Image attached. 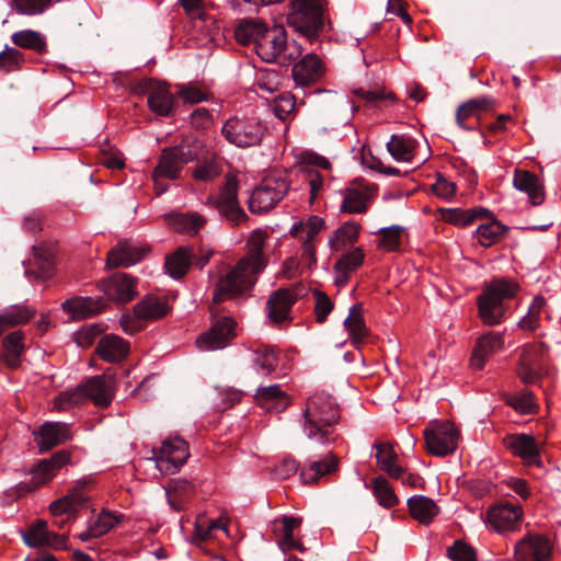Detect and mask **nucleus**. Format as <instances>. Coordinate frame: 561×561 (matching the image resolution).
I'll use <instances>...</instances> for the list:
<instances>
[{
	"label": "nucleus",
	"instance_id": "f257e3e1",
	"mask_svg": "<svg viewBox=\"0 0 561 561\" xmlns=\"http://www.w3.org/2000/svg\"><path fill=\"white\" fill-rule=\"evenodd\" d=\"M339 420L340 408L335 399L324 391L314 392L306 402L302 431L310 440L327 445L333 442Z\"/></svg>",
	"mask_w": 561,
	"mask_h": 561
},
{
	"label": "nucleus",
	"instance_id": "f03ea898",
	"mask_svg": "<svg viewBox=\"0 0 561 561\" xmlns=\"http://www.w3.org/2000/svg\"><path fill=\"white\" fill-rule=\"evenodd\" d=\"M203 150L202 142L193 137L185 138L178 146L162 150L152 179L157 195L167 192L165 180H176L185 164L198 159Z\"/></svg>",
	"mask_w": 561,
	"mask_h": 561
},
{
	"label": "nucleus",
	"instance_id": "7ed1b4c3",
	"mask_svg": "<svg viewBox=\"0 0 561 561\" xmlns=\"http://www.w3.org/2000/svg\"><path fill=\"white\" fill-rule=\"evenodd\" d=\"M257 56L266 62H277L282 66L293 64L302 53V47L296 41H288L282 25L266 27L259 37Z\"/></svg>",
	"mask_w": 561,
	"mask_h": 561
},
{
	"label": "nucleus",
	"instance_id": "20e7f679",
	"mask_svg": "<svg viewBox=\"0 0 561 561\" xmlns=\"http://www.w3.org/2000/svg\"><path fill=\"white\" fill-rule=\"evenodd\" d=\"M287 23L309 41L319 37L324 28V4L322 0H290Z\"/></svg>",
	"mask_w": 561,
	"mask_h": 561
},
{
	"label": "nucleus",
	"instance_id": "39448f33",
	"mask_svg": "<svg viewBox=\"0 0 561 561\" xmlns=\"http://www.w3.org/2000/svg\"><path fill=\"white\" fill-rule=\"evenodd\" d=\"M516 287L505 279H495L478 297L479 317L485 325L501 323L505 317V300L512 298Z\"/></svg>",
	"mask_w": 561,
	"mask_h": 561
},
{
	"label": "nucleus",
	"instance_id": "423d86ee",
	"mask_svg": "<svg viewBox=\"0 0 561 561\" xmlns=\"http://www.w3.org/2000/svg\"><path fill=\"white\" fill-rule=\"evenodd\" d=\"M257 275L256 272H252L247 265L238 261L230 271L219 276L214 284L213 305L221 304L249 291L254 286Z\"/></svg>",
	"mask_w": 561,
	"mask_h": 561
},
{
	"label": "nucleus",
	"instance_id": "0eeeda50",
	"mask_svg": "<svg viewBox=\"0 0 561 561\" xmlns=\"http://www.w3.org/2000/svg\"><path fill=\"white\" fill-rule=\"evenodd\" d=\"M265 131L266 126L260 119L245 116H233L227 119L221 128L225 139L238 148L259 146Z\"/></svg>",
	"mask_w": 561,
	"mask_h": 561
},
{
	"label": "nucleus",
	"instance_id": "6e6552de",
	"mask_svg": "<svg viewBox=\"0 0 561 561\" xmlns=\"http://www.w3.org/2000/svg\"><path fill=\"white\" fill-rule=\"evenodd\" d=\"M289 184L279 173L266 175L253 190L249 198V210L253 214L267 213L287 194Z\"/></svg>",
	"mask_w": 561,
	"mask_h": 561
},
{
	"label": "nucleus",
	"instance_id": "1a4fd4ad",
	"mask_svg": "<svg viewBox=\"0 0 561 561\" xmlns=\"http://www.w3.org/2000/svg\"><path fill=\"white\" fill-rule=\"evenodd\" d=\"M324 227V219L312 215L306 220L294 222L289 229V236L300 242L301 259L308 267L317 263V243L319 242V234Z\"/></svg>",
	"mask_w": 561,
	"mask_h": 561
},
{
	"label": "nucleus",
	"instance_id": "9d476101",
	"mask_svg": "<svg viewBox=\"0 0 561 561\" xmlns=\"http://www.w3.org/2000/svg\"><path fill=\"white\" fill-rule=\"evenodd\" d=\"M331 163L321 156L307 154L298 168L300 181L309 187V203L313 204L323 193L325 181L330 178Z\"/></svg>",
	"mask_w": 561,
	"mask_h": 561
},
{
	"label": "nucleus",
	"instance_id": "9b49d317",
	"mask_svg": "<svg viewBox=\"0 0 561 561\" xmlns=\"http://www.w3.org/2000/svg\"><path fill=\"white\" fill-rule=\"evenodd\" d=\"M207 204L215 207L232 226H240L248 220V215L238 202V182L233 176L226 179L219 195L209 196Z\"/></svg>",
	"mask_w": 561,
	"mask_h": 561
},
{
	"label": "nucleus",
	"instance_id": "f8f14e48",
	"mask_svg": "<svg viewBox=\"0 0 561 561\" xmlns=\"http://www.w3.org/2000/svg\"><path fill=\"white\" fill-rule=\"evenodd\" d=\"M424 439L430 454L444 457L457 449L459 432L450 422H432L424 430Z\"/></svg>",
	"mask_w": 561,
	"mask_h": 561
},
{
	"label": "nucleus",
	"instance_id": "ddd939ff",
	"mask_svg": "<svg viewBox=\"0 0 561 561\" xmlns=\"http://www.w3.org/2000/svg\"><path fill=\"white\" fill-rule=\"evenodd\" d=\"M157 469L162 474H173L186 462L190 453L187 443L181 437L162 442L159 449H152Z\"/></svg>",
	"mask_w": 561,
	"mask_h": 561
},
{
	"label": "nucleus",
	"instance_id": "4468645a",
	"mask_svg": "<svg viewBox=\"0 0 561 561\" xmlns=\"http://www.w3.org/2000/svg\"><path fill=\"white\" fill-rule=\"evenodd\" d=\"M236 328L232 317H214L209 330L198 336L196 345L201 351L221 350L236 337Z\"/></svg>",
	"mask_w": 561,
	"mask_h": 561
},
{
	"label": "nucleus",
	"instance_id": "2eb2a0df",
	"mask_svg": "<svg viewBox=\"0 0 561 561\" xmlns=\"http://www.w3.org/2000/svg\"><path fill=\"white\" fill-rule=\"evenodd\" d=\"M523 510L518 504L500 503L488 508L485 526L499 534L515 531L520 525Z\"/></svg>",
	"mask_w": 561,
	"mask_h": 561
},
{
	"label": "nucleus",
	"instance_id": "dca6fc26",
	"mask_svg": "<svg viewBox=\"0 0 561 561\" xmlns=\"http://www.w3.org/2000/svg\"><path fill=\"white\" fill-rule=\"evenodd\" d=\"M139 91L148 95L147 103L151 112L158 116L170 117L174 113V95L165 83L151 79L139 83Z\"/></svg>",
	"mask_w": 561,
	"mask_h": 561
},
{
	"label": "nucleus",
	"instance_id": "f3484780",
	"mask_svg": "<svg viewBox=\"0 0 561 561\" xmlns=\"http://www.w3.org/2000/svg\"><path fill=\"white\" fill-rule=\"evenodd\" d=\"M551 553L550 539L540 534H528L515 545L517 561H550Z\"/></svg>",
	"mask_w": 561,
	"mask_h": 561
},
{
	"label": "nucleus",
	"instance_id": "a211bd4d",
	"mask_svg": "<svg viewBox=\"0 0 561 561\" xmlns=\"http://www.w3.org/2000/svg\"><path fill=\"white\" fill-rule=\"evenodd\" d=\"M495 100L482 96L468 100L460 104L456 111V123L465 130H476L482 115L493 108Z\"/></svg>",
	"mask_w": 561,
	"mask_h": 561
},
{
	"label": "nucleus",
	"instance_id": "6ab92c4d",
	"mask_svg": "<svg viewBox=\"0 0 561 561\" xmlns=\"http://www.w3.org/2000/svg\"><path fill=\"white\" fill-rule=\"evenodd\" d=\"M104 295L114 301L128 302L137 295L136 278L126 273H116L99 284Z\"/></svg>",
	"mask_w": 561,
	"mask_h": 561
},
{
	"label": "nucleus",
	"instance_id": "aec40b11",
	"mask_svg": "<svg viewBox=\"0 0 561 561\" xmlns=\"http://www.w3.org/2000/svg\"><path fill=\"white\" fill-rule=\"evenodd\" d=\"M23 540L30 547L66 549L68 536L49 531L47 522L38 519L23 533Z\"/></svg>",
	"mask_w": 561,
	"mask_h": 561
},
{
	"label": "nucleus",
	"instance_id": "412c9836",
	"mask_svg": "<svg viewBox=\"0 0 561 561\" xmlns=\"http://www.w3.org/2000/svg\"><path fill=\"white\" fill-rule=\"evenodd\" d=\"M80 388L84 393V399L92 400L93 403L101 408H106L111 404L114 398L115 379L112 375L94 376L81 383Z\"/></svg>",
	"mask_w": 561,
	"mask_h": 561
},
{
	"label": "nucleus",
	"instance_id": "4be33fe9",
	"mask_svg": "<svg viewBox=\"0 0 561 561\" xmlns=\"http://www.w3.org/2000/svg\"><path fill=\"white\" fill-rule=\"evenodd\" d=\"M35 442L41 453L61 445L72 438L70 425L62 422H45L34 432Z\"/></svg>",
	"mask_w": 561,
	"mask_h": 561
},
{
	"label": "nucleus",
	"instance_id": "5701e85b",
	"mask_svg": "<svg viewBox=\"0 0 561 561\" xmlns=\"http://www.w3.org/2000/svg\"><path fill=\"white\" fill-rule=\"evenodd\" d=\"M148 251L147 245L129 240L119 241L108 252L106 263L110 267H127L141 261Z\"/></svg>",
	"mask_w": 561,
	"mask_h": 561
},
{
	"label": "nucleus",
	"instance_id": "b1692460",
	"mask_svg": "<svg viewBox=\"0 0 561 561\" xmlns=\"http://www.w3.org/2000/svg\"><path fill=\"white\" fill-rule=\"evenodd\" d=\"M291 72L296 84L310 87L323 78L325 67L318 55L307 54L300 61L294 65Z\"/></svg>",
	"mask_w": 561,
	"mask_h": 561
},
{
	"label": "nucleus",
	"instance_id": "393cba45",
	"mask_svg": "<svg viewBox=\"0 0 561 561\" xmlns=\"http://www.w3.org/2000/svg\"><path fill=\"white\" fill-rule=\"evenodd\" d=\"M504 347L503 334L489 331L482 334L476 342L470 364L473 369L481 370L486 362Z\"/></svg>",
	"mask_w": 561,
	"mask_h": 561
},
{
	"label": "nucleus",
	"instance_id": "a878e982",
	"mask_svg": "<svg viewBox=\"0 0 561 561\" xmlns=\"http://www.w3.org/2000/svg\"><path fill=\"white\" fill-rule=\"evenodd\" d=\"M542 354V345L527 344L523 346L517 374L524 383L533 385L539 380V360Z\"/></svg>",
	"mask_w": 561,
	"mask_h": 561
},
{
	"label": "nucleus",
	"instance_id": "bb28decb",
	"mask_svg": "<svg viewBox=\"0 0 561 561\" xmlns=\"http://www.w3.org/2000/svg\"><path fill=\"white\" fill-rule=\"evenodd\" d=\"M267 238L268 233L265 230H253L247 240V255L239 260V262L257 274H260L267 264V259L263 253Z\"/></svg>",
	"mask_w": 561,
	"mask_h": 561
},
{
	"label": "nucleus",
	"instance_id": "cd10ccee",
	"mask_svg": "<svg viewBox=\"0 0 561 561\" xmlns=\"http://www.w3.org/2000/svg\"><path fill=\"white\" fill-rule=\"evenodd\" d=\"M71 455L67 450L54 453L49 458L42 459L32 470V481L36 486L43 485L50 481L58 471L68 465Z\"/></svg>",
	"mask_w": 561,
	"mask_h": 561
},
{
	"label": "nucleus",
	"instance_id": "c85d7f7f",
	"mask_svg": "<svg viewBox=\"0 0 561 561\" xmlns=\"http://www.w3.org/2000/svg\"><path fill=\"white\" fill-rule=\"evenodd\" d=\"M300 524L301 519L294 516H283L273 522V533L277 537L279 548L284 552L290 550H305L302 543L294 538V531L300 526Z\"/></svg>",
	"mask_w": 561,
	"mask_h": 561
},
{
	"label": "nucleus",
	"instance_id": "c756f323",
	"mask_svg": "<svg viewBox=\"0 0 561 561\" xmlns=\"http://www.w3.org/2000/svg\"><path fill=\"white\" fill-rule=\"evenodd\" d=\"M511 453L523 459L526 465H540V451L536 439L527 434L510 435L504 439Z\"/></svg>",
	"mask_w": 561,
	"mask_h": 561
},
{
	"label": "nucleus",
	"instance_id": "7c9ffc66",
	"mask_svg": "<svg viewBox=\"0 0 561 561\" xmlns=\"http://www.w3.org/2000/svg\"><path fill=\"white\" fill-rule=\"evenodd\" d=\"M375 188L363 183H354L344 191L341 211L347 214H362L367 210L368 199L374 195Z\"/></svg>",
	"mask_w": 561,
	"mask_h": 561
},
{
	"label": "nucleus",
	"instance_id": "2f4dec72",
	"mask_svg": "<svg viewBox=\"0 0 561 561\" xmlns=\"http://www.w3.org/2000/svg\"><path fill=\"white\" fill-rule=\"evenodd\" d=\"M85 486V480L79 481L67 495L51 502L49 510L53 516H59L64 514L76 515L79 508H81L88 500L87 495L84 494Z\"/></svg>",
	"mask_w": 561,
	"mask_h": 561
},
{
	"label": "nucleus",
	"instance_id": "473e14b6",
	"mask_svg": "<svg viewBox=\"0 0 561 561\" xmlns=\"http://www.w3.org/2000/svg\"><path fill=\"white\" fill-rule=\"evenodd\" d=\"M297 296L290 289H278L274 291L266 305L267 316L274 323H280L289 319L291 306L296 302Z\"/></svg>",
	"mask_w": 561,
	"mask_h": 561
},
{
	"label": "nucleus",
	"instance_id": "72a5a7b5",
	"mask_svg": "<svg viewBox=\"0 0 561 561\" xmlns=\"http://www.w3.org/2000/svg\"><path fill=\"white\" fill-rule=\"evenodd\" d=\"M373 449L376 450L375 458L381 471L397 480L404 473L403 467L398 462V455L390 443L376 442Z\"/></svg>",
	"mask_w": 561,
	"mask_h": 561
},
{
	"label": "nucleus",
	"instance_id": "f704fd0d",
	"mask_svg": "<svg viewBox=\"0 0 561 561\" xmlns=\"http://www.w3.org/2000/svg\"><path fill=\"white\" fill-rule=\"evenodd\" d=\"M513 184L516 190L527 193L534 206L542 204L545 199L543 186L537 175L526 170H516Z\"/></svg>",
	"mask_w": 561,
	"mask_h": 561
},
{
	"label": "nucleus",
	"instance_id": "c9c22d12",
	"mask_svg": "<svg viewBox=\"0 0 561 561\" xmlns=\"http://www.w3.org/2000/svg\"><path fill=\"white\" fill-rule=\"evenodd\" d=\"M164 219L171 229L187 236L197 234L206 224V219L197 213H171Z\"/></svg>",
	"mask_w": 561,
	"mask_h": 561
},
{
	"label": "nucleus",
	"instance_id": "e433bc0d",
	"mask_svg": "<svg viewBox=\"0 0 561 561\" xmlns=\"http://www.w3.org/2000/svg\"><path fill=\"white\" fill-rule=\"evenodd\" d=\"M96 352L103 360L119 362L127 356L129 343L118 335L106 334L99 341Z\"/></svg>",
	"mask_w": 561,
	"mask_h": 561
},
{
	"label": "nucleus",
	"instance_id": "4c0bfd02",
	"mask_svg": "<svg viewBox=\"0 0 561 561\" xmlns=\"http://www.w3.org/2000/svg\"><path fill=\"white\" fill-rule=\"evenodd\" d=\"M165 494L170 507L180 512L195 494V485L184 479H172L165 488Z\"/></svg>",
	"mask_w": 561,
	"mask_h": 561
},
{
	"label": "nucleus",
	"instance_id": "58836bf2",
	"mask_svg": "<svg viewBox=\"0 0 561 561\" xmlns=\"http://www.w3.org/2000/svg\"><path fill=\"white\" fill-rule=\"evenodd\" d=\"M359 230L360 225L358 222L354 220L346 221L329 236V248L333 252H342L352 248L357 242Z\"/></svg>",
	"mask_w": 561,
	"mask_h": 561
},
{
	"label": "nucleus",
	"instance_id": "ea45409f",
	"mask_svg": "<svg viewBox=\"0 0 561 561\" xmlns=\"http://www.w3.org/2000/svg\"><path fill=\"white\" fill-rule=\"evenodd\" d=\"M339 459L329 454L322 460L310 461L300 470V479L305 484L318 482L322 477L337 470Z\"/></svg>",
	"mask_w": 561,
	"mask_h": 561
},
{
	"label": "nucleus",
	"instance_id": "a19ab883",
	"mask_svg": "<svg viewBox=\"0 0 561 561\" xmlns=\"http://www.w3.org/2000/svg\"><path fill=\"white\" fill-rule=\"evenodd\" d=\"M24 333L18 330L8 334L2 342L0 362L11 369H16L21 365V357L24 352Z\"/></svg>",
	"mask_w": 561,
	"mask_h": 561
},
{
	"label": "nucleus",
	"instance_id": "79ce46f5",
	"mask_svg": "<svg viewBox=\"0 0 561 561\" xmlns=\"http://www.w3.org/2000/svg\"><path fill=\"white\" fill-rule=\"evenodd\" d=\"M254 397L256 403L267 411L280 412L288 404V398L278 385L260 387Z\"/></svg>",
	"mask_w": 561,
	"mask_h": 561
},
{
	"label": "nucleus",
	"instance_id": "37998d69",
	"mask_svg": "<svg viewBox=\"0 0 561 561\" xmlns=\"http://www.w3.org/2000/svg\"><path fill=\"white\" fill-rule=\"evenodd\" d=\"M179 3L192 21L193 27L202 34H208L214 20L206 12L204 2L202 0H179Z\"/></svg>",
	"mask_w": 561,
	"mask_h": 561
},
{
	"label": "nucleus",
	"instance_id": "c03bdc74",
	"mask_svg": "<svg viewBox=\"0 0 561 561\" xmlns=\"http://www.w3.org/2000/svg\"><path fill=\"white\" fill-rule=\"evenodd\" d=\"M417 148V141L407 135H392L387 142L388 152L398 162H412Z\"/></svg>",
	"mask_w": 561,
	"mask_h": 561
},
{
	"label": "nucleus",
	"instance_id": "a18cd8bd",
	"mask_svg": "<svg viewBox=\"0 0 561 561\" xmlns=\"http://www.w3.org/2000/svg\"><path fill=\"white\" fill-rule=\"evenodd\" d=\"M36 314L33 307L26 305H13L0 311V335L9 328L22 325Z\"/></svg>",
	"mask_w": 561,
	"mask_h": 561
},
{
	"label": "nucleus",
	"instance_id": "49530a36",
	"mask_svg": "<svg viewBox=\"0 0 561 561\" xmlns=\"http://www.w3.org/2000/svg\"><path fill=\"white\" fill-rule=\"evenodd\" d=\"M62 309L73 320L89 318L100 311L101 305L99 300L91 297H75L62 304Z\"/></svg>",
	"mask_w": 561,
	"mask_h": 561
},
{
	"label": "nucleus",
	"instance_id": "de8ad7c7",
	"mask_svg": "<svg viewBox=\"0 0 561 561\" xmlns=\"http://www.w3.org/2000/svg\"><path fill=\"white\" fill-rule=\"evenodd\" d=\"M168 312L164 298L147 296L134 307V314L139 320H157Z\"/></svg>",
	"mask_w": 561,
	"mask_h": 561
},
{
	"label": "nucleus",
	"instance_id": "09e8293b",
	"mask_svg": "<svg viewBox=\"0 0 561 561\" xmlns=\"http://www.w3.org/2000/svg\"><path fill=\"white\" fill-rule=\"evenodd\" d=\"M34 264L37 266V277L49 278L54 273L56 247L50 242H42L33 247Z\"/></svg>",
	"mask_w": 561,
	"mask_h": 561
},
{
	"label": "nucleus",
	"instance_id": "8fccbe9b",
	"mask_svg": "<svg viewBox=\"0 0 561 561\" xmlns=\"http://www.w3.org/2000/svg\"><path fill=\"white\" fill-rule=\"evenodd\" d=\"M408 506L411 515L416 520L428 524L438 514L436 503L424 495H414L408 500Z\"/></svg>",
	"mask_w": 561,
	"mask_h": 561
},
{
	"label": "nucleus",
	"instance_id": "3c124183",
	"mask_svg": "<svg viewBox=\"0 0 561 561\" xmlns=\"http://www.w3.org/2000/svg\"><path fill=\"white\" fill-rule=\"evenodd\" d=\"M12 43L20 48L30 49L37 54L47 51L45 35L34 30H22L12 34Z\"/></svg>",
	"mask_w": 561,
	"mask_h": 561
},
{
	"label": "nucleus",
	"instance_id": "603ef678",
	"mask_svg": "<svg viewBox=\"0 0 561 561\" xmlns=\"http://www.w3.org/2000/svg\"><path fill=\"white\" fill-rule=\"evenodd\" d=\"M252 362L259 373L270 376L275 371L278 364L276 348L270 345H261L252 350Z\"/></svg>",
	"mask_w": 561,
	"mask_h": 561
},
{
	"label": "nucleus",
	"instance_id": "864d4df0",
	"mask_svg": "<svg viewBox=\"0 0 561 561\" xmlns=\"http://www.w3.org/2000/svg\"><path fill=\"white\" fill-rule=\"evenodd\" d=\"M266 24L259 20H243L239 23L234 31L236 39L242 45L254 44L257 48L259 37L263 35L266 30Z\"/></svg>",
	"mask_w": 561,
	"mask_h": 561
},
{
	"label": "nucleus",
	"instance_id": "5fc2aeb1",
	"mask_svg": "<svg viewBox=\"0 0 561 561\" xmlns=\"http://www.w3.org/2000/svg\"><path fill=\"white\" fill-rule=\"evenodd\" d=\"M344 327L354 344H359L367 335V328L362 314L360 305H354L350 308L347 318L344 320Z\"/></svg>",
	"mask_w": 561,
	"mask_h": 561
},
{
	"label": "nucleus",
	"instance_id": "6e6d98bb",
	"mask_svg": "<svg viewBox=\"0 0 561 561\" xmlns=\"http://www.w3.org/2000/svg\"><path fill=\"white\" fill-rule=\"evenodd\" d=\"M506 231V226L497 220H492L480 225L474 232V237L480 245L489 248L499 242Z\"/></svg>",
	"mask_w": 561,
	"mask_h": 561
},
{
	"label": "nucleus",
	"instance_id": "4d7b16f0",
	"mask_svg": "<svg viewBox=\"0 0 561 561\" xmlns=\"http://www.w3.org/2000/svg\"><path fill=\"white\" fill-rule=\"evenodd\" d=\"M191 252L186 248H179L164 263L167 273L173 278L183 277L191 266Z\"/></svg>",
	"mask_w": 561,
	"mask_h": 561
},
{
	"label": "nucleus",
	"instance_id": "13d9d810",
	"mask_svg": "<svg viewBox=\"0 0 561 561\" xmlns=\"http://www.w3.org/2000/svg\"><path fill=\"white\" fill-rule=\"evenodd\" d=\"M442 218L449 224L455 226L465 227L473 222V220L482 215L486 214L488 210L484 208H471V209H460V208H442Z\"/></svg>",
	"mask_w": 561,
	"mask_h": 561
},
{
	"label": "nucleus",
	"instance_id": "bf43d9fd",
	"mask_svg": "<svg viewBox=\"0 0 561 561\" xmlns=\"http://www.w3.org/2000/svg\"><path fill=\"white\" fill-rule=\"evenodd\" d=\"M371 489L377 502L385 508H391L399 503L398 496L386 478L379 476L373 479Z\"/></svg>",
	"mask_w": 561,
	"mask_h": 561
},
{
	"label": "nucleus",
	"instance_id": "052dcab7",
	"mask_svg": "<svg viewBox=\"0 0 561 561\" xmlns=\"http://www.w3.org/2000/svg\"><path fill=\"white\" fill-rule=\"evenodd\" d=\"M83 388L80 385L76 388L68 389L60 392L54 400V409L57 411H67L76 405L83 404L85 402Z\"/></svg>",
	"mask_w": 561,
	"mask_h": 561
},
{
	"label": "nucleus",
	"instance_id": "680f3d73",
	"mask_svg": "<svg viewBox=\"0 0 561 561\" xmlns=\"http://www.w3.org/2000/svg\"><path fill=\"white\" fill-rule=\"evenodd\" d=\"M364 251L362 248H354L352 251L343 254L333 265V271H345L352 274L364 262Z\"/></svg>",
	"mask_w": 561,
	"mask_h": 561
},
{
	"label": "nucleus",
	"instance_id": "e2e57ef3",
	"mask_svg": "<svg viewBox=\"0 0 561 561\" xmlns=\"http://www.w3.org/2000/svg\"><path fill=\"white\" fill-rule=\"evenodd\" d=\"M11 8L14 12L22 15H37L47 10L51 0H12Z\"/></svg>",
	"mask_w": 561,
	"mask_h": 561
},
{
	"label": "nucleus",
	"instance_id": "0e129e2a",
	"mask_svg": "<svg viewBox=\"0 0 561 561\" xmlns=\"http://www.w3.org/2000/svg\"><path fill=\"white\" fill-rule=\"evenodd\" d=\"M380 239L378 241V248L386 251H397L401 244V228L392 226L388 228H381L379 231Z\"/></svg>",
	"mask_w": 561,
	"mask_h": 561
},
{
	"label": "nucleus",
	"instance_id": "69168bd1",
	"mask_svg": "<svg viewBox=\"0 0 561 561\" xmlns=\"http://www.w3.org/2000/svg\"><path fill=\"white\" fill-rule=\"evenodd\" d=\"M119 523L118 516L114 515L111 512L102 511L100 515L90 520V525L94 530V535L101 537L113 529Z\"/></svg>",
	"mask_w": 561,
	"mask_h": 561
},
{
	"label": "nucleus",
	"instance_id": "338daca9",
	"mask_svg": "<svg viewBox=\"0 0 561 561\" xmlns=\"http://www.w3.org/2000/svg\"><path fill=\"white\" fill-rule=\"evenodd\" d=\"M543 306L545 299L542 297H536L529 307L528 313L519 321V327L527 331L536 330Z\"/></svg>",
	"mask_w": 561,
	"mask_h": 561
},
{
	"label": "nucleus",
	"instance_id": "774afa93",
	"mask_svg": "<svg viewBox=\"0 0 561 561\" xmlns=\"http://www.w3.org/2000/svg\"><path fill=\"white\" fill-rule=\"evenodd\" d=\"M448 557L454 561H476L474 549L463 541H456L448 548Z\"/></svg>",
	"mask_w": 561,
	"mask_h": 561
}]
</instances>
